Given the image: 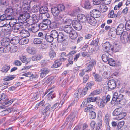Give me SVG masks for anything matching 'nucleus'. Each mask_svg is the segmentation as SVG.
<instances>
[{"label":"nucleus","instance_id":"nucleus-15","mask_svg":"<svg viewBox=\"0 0 130 130\" xmlns=\"http://www.w3.org/2000/svg\"><path fill=\"white\" fill-rule=\"evenodd\" d=\"M10 39L7 37H5L2 39L1 42V45L4 46L10 45Z\"/></svg>","mask_w":130,"mask_h":130},{"label":"nucleus","instance_id":"nucleus-13","mask_svg":"<svg viewBox=\"0 0 130 130\" xmlns=\"http://www.w3.org/2000/svg\"><path fill=\"white\" fill-rule=\"evenodd\" d=\"M53 90L52 88L49 89L47 90L46 92H45V94H47L48 93L47 95L48 96V100H51L53 97H55L53 94H52Z\"/></svg>","mask_w":130,"mask_h":130},{"label":"nucleus","instance_id":"nucleus-12","mask_svg":"<svg viewBox=\"0 0 130 130\" xmlns=\"http://www.w3.org/2000/svg\"><path fill=\"white\" fill-rule=\"evenodd\" d=\"M50 71V70L47 68H45L42 69L40 71V76L42 78L44 77Z\"/></svg>","mask_w":130,"mask_h":130},{"label":"nucleus","instance_id":"nucleus-25","mask_svg":"<svg viewBox=\"0 0 130 130\" xmlns=\"http://www.w3.org/2000/svg\"><path fill=\"white\" fill-rule=\"evenodd\" d=\"M48 11V9L46 6H43L41 7L40 9L39 12L42 14L45 13H46Z\"/></svg>","mask_w":130,"mask_h":130},{"label":"nucleus","instance_id":"nucleus-11","mask_svg":"<svg viewBox=\"0 0 130 130\" xmlns=\"http://www.w3.org/2000/svg\"><path fill=\"white\" fill-rule=\"evenodd\" d=\"M90 15L94 17L98 18L101 15L100 11L96 9H94L91 11L90 12Z\"/></svg>","mask_w":130,"mask_h":130},{"label":"nucleus","instance_id":"nucleus-22","mask_svg":"<svg viewBox=\"0 0 130 130\" xmlns=\"http://www.w3.org/2000/svg\"><path fill=\"white\" fill-rule=\"evenodd\" d=\"M116 29L114 27L111 28L108 33V34L109 36L113 38L116 37Z\"/></svg>","mask_w":130,"mask_h":130},{"label":"nucleus","instance_id":"nucleus-62","mask_svg":"<svg viewBox=\"0 0 130 130\" xmlns=\"http://www.w3.org/2000/svg\"><path fill=\"white\" fill-rule=\"evenodd\" d=\"M15 100L14 99H12L7 102L6 101L3 104V105H10Z\"/></svg>","mask_w":130,"mask_h":130},{"label":"nucleus","instance_id":"nucleus-48","mask_svg":"<svg viewBox=\"0 0 130 130\" xmlns=\"http://www.w3.org/2000/svg\"><path fill=\"white\" fill-rule=\"evenodd\" d=\"M82 91V89H79L78 90H77L75 92L74 94V96L75 97V99L77 100V99H78V96L79 94H80L81 91Z\"/></svg>","mask_w":130,"mask_h":130},{"label":"nucleus","instance_id":"nucleus-29","mask_svg":"<svg viewBox=\"0 0 130 130\" xmlns=\"http://www.w3.org/2000/svg\"><path fill=\"white\" fill-rule=\"evenodd\" d=\"M51 106L49 104H46L45 106V109L43 110V112L44 113H48L49 114L50 112L52 111L51 108L50 109V108Z\"/></svg>","mask_w":130,"mask_h":130},{"label":"nucleus","instance_id":"nucleus-54","mask_svg":"<svg viewBox=\"0 0 130 130\" xmlns=\"http://www.w3.org/2000/svg\"><path fill=\"white\" fill-rule=\"evenodd\" d=\"M103 76L105 78H108L110 76L109 71H108L104 72L103 73Z\"/></svg>","mask_w":130,"mask_h":130},{"label":"nucleus","instance_id":"nucleus-6","mask_svg":"<svg viewBox=\"0 0 130 130\" xmlns=\"http://www.w3.org/2000/svg\"><path fill=\"white\" fill-rule=\"evenodd\" d=\"M57 40L58 42H65L66 41L67 36L62 32H60L58 33Z\"/></svg>","mask_w":130,"mask_h":130},{"label":"nucleus","instance_id":"nucleus-23","mask_svg":"<svg viewBox=\"0 0 130 130\" xmlns=\"http://www.w3.org/2000/svg\"><path fill=\"white\" fill-rule=\"evenodd\" d=\"M76 116L75 114L73 113H71L70 115L66 119L67 122L70 121V122H73Z\"/></svg>","mask_w":130,"mask_h":130},{"label":"nucleus","instance_id":"nucleus-18","mask_svg":"<svg viewBox=\"0 0 130 130\" xmlns=\"http://www.w3.org/2000/svg\"><path fill=\"white\" fill-rule=\"evenodd\" d=\"M39 29V24H36L33 25L31 28H29V30L35 33L37 32L38 31Z\"/></svg>","mask_w":130,"mask_h":130},{"label":"nucleus","instance_id":"nucleus-33","mask_svg":"<svg viewBox=\"0 0 130 130\" xmlns=\"http://www.w3.org/2000/svg\"><path fill=\"white\" fill-rule=\"evenodd\" d=\"M5 13L7 15H12L13 14V9L11 8H7L5 11Z\"/></svg>","mask_w":130,"mask_h":130},{"label":"nucleus","instance_id":"nucleus-27","mask_svg":"<svg viewBox=\"0 0 130 130\" xmlns=\"http://www.w3.org/2000/svg\"><path fill=\"white\" fill-rule=\"evenodd\" d=\"M7 100V96L4 94H2L0 96V102L4 104Z\"/></svg>","mask_w":130,"mask_h":130},{"label":"nucleus","instance_id":"nucleus-7","mask_svg":"<svg viewBox=\"0 0 130 130\" xmlns=\"http://www.w3.org/2000/svg\"><path fill=\"white\" fill-rule=\"evenodd\" d=\"M86 19L87 22L91 25L95 26L96 24V21L94 17L91 15L87 16Z\"/></svg>","mask_w":130,"mask_h":130},{"label":"nucleus","instance_id":"nucleus-47","mask_svg":"<svg viewBox=\"0 0 130 130\" xmlns=\"http://www.w3.org/2000/svg\"><path fill=\"white\" fill-rule=\"evenodd\" d=\"M96 115L95 112L92 111L90 112L89 115V117L90 119H94L96 117Z\"/></svg>","mask_w":130,"mask_h":130},{"label":"nucleus","instance_id":"nucleus-21","mask_svg":"<svg viewBox=\"0 0 130 130\" xmlns=\"http://www.w3.org/2000/svg\"><path fill=\"white\" fill-rule=\"evenodd\" d=\"M7 24H4L3 25L4 27H5V28H3L2 29V32L4 33L5 35H9L10 34V30L8 29L6 25Z\"/></svg>","mask_w":130,"mask_h":130},{"label":"nucleus","instance_id":"nucleus-51","mask_svg":"<svg viewBox=\"0 0 130 130\" xmlns=\"http://www.w3.org/2000/svg\"><path fill=\"white\" fill-rule=\"evenodd\" d=\"M97 98L95 97H89L86 99L87 103H90L91 102H94L96 101Z\"/></svg>","mask_w":130,"mask_h":130},{"label":"nucleus","instance_id":"nucleus-5","mask_svg":"<svg viewBox=\"0 0 130 130\" xmlns=\"http://www.w3.org/2000/svg\"><path fill=\"white\" fill-rule=\"evenodd\" d=\"M16 20L13 19L9 22V26L12 27V29L15 32L19 33L20 28V24L19 23H16Z\"/></svg>","mask_w":130,"mask_h":130},{"label":"nucleus","instance_id":"nucleus-26","mask_svg":"<svg viewBox=\"0 0 130 130\" xmlns=\"http://www.w3.org/2000/svg\"><path fill=\"white\" fill-rule=\"evenodd\" d=\"M69 35L70 37L72 39H75L78 36L77 32L74 30L71 31Z\"/></svg>","mask_w":130,"mask_h":130},{"label":"nucleus","instance_id":"nucleus-24","mask_svg":"<svg viewBox=\"0 0 130 130\" xmlns=\"http://www.w3.org/2000/svg\"><path fill=\"white\" fill-rule=\"evenodd\" d=\"M123 108H118L115 109L113 113V116H117L123 112Z\"/></svg>","mask_w":130,"mask_h":130},{"label":"nucleus","instance_id":"nucleus-55","mask_svg":"<svg viewBox=\"0 0 130 130\" xmlns=\"http://www.w3.org/2000/svg\"><path fill=\"white\" fill-rule=\"evenodd\" d=\"M80 11V9L78 8H76L73 11L72 13H71V15L72 16H76Z\"/></svg>","mask_w":130,"mask_h":130},{"label":"nucleus","instance_id":"nucleus-56","mask_svg":"<svg viewBox=\"0 0 130 130\" xmlns=\"http://www.w3.org/2000/svg\"><path fill=\"white\" fill-rule=\"evenodd\" d=\"M50 15L48 13H45L42 14L41 17V18L42 19H47V18H49Z\"/></svg>","mask_w":130,"mask_h":130},{"label":"nucleus","instance_id":"nucleus-37","mask_svg":"<svg viewBox=\"0 0 130 130\" xmlns=\"http://www.w3.org/2000/svg\"><path fill=\"white\" fill-rule=\"evenodd\" d=\"M92 7L90 2L89 1H86L84 4V7L87 9H90Z\"/></svg>","mask_w":130,"mask_h":130},{"label":"nucleus","instance_id":"nucleus-63","mask_svg":"<svg viewBox=\"0 0 130 130\" xmlns=\"http://www.w3.org/2000/svg\"><path fill=\"white\" fill-rule=\"evenodd\" d=\"M22 75L25 76L27 77H32L33 76V75L32 73L28 72L23 74Z\"/></svg>","mask_w":130,"mask_h":130},{"label":"nucleus","instance_id":"nucleus-32","mask_svg":"<svg viewBox=\"0 0 130 130\" xmlns=\"http://www.w3.org/2000/svg\"><path fill=\"white\" fill-rule=\"evenodd\" d=\"M31 18L34 23L38 22L39 19L38 16L37 14H33Z\"/></svg>","mask_w":130,"mask_h":130},{"label":"nucleus","instance_id":"nucleus-64","mask_svg":"<svg viewBox=\"0 0 130 130\" xmlns=\"http://www.w3.org/2000/svg\"><path fill=\"white\" fill-rule=\"evenodd\" d=\"M98 40L96 39L93 40L91 43V45H93L94 46H97L98 44Z\"/></svg>","mask_w":130,"mask_h":130},{"label":"nucleus","instance_id":"nucleus-19","mask_svg":"<svg viewBox=\"0 0 130 130\" xmlns=\"http://www.w3.org/2000/svg\"><path fill=\"white\" fill-rule=\"evenodd\" d=\"M73 30L72 27L69 25H67L64 27L63 30L66 33L69 35L71 31Z\"/></svg>","mask_w":130,"mask_h":130},{"label":"nucleus","instance_id":"nucleus-60","mask_svg":"<svg viewBox=\"0 0 130 130\" xmlns=\"http://www.w3.org/2000/svg\"><path fill=\"white\" fill-rule=\"evenodd\" d=\"M74 28L77 30H80L82 28L81 24L79 22L78 24L74 27Z\"/></svg>","mask_w":130,"mask_h":130},{"label":"nucleus","instance_id":"nucleus-40","mask_svg":"<svg viewBox=\"0 0 130 130\" xmlns=\"http://www.w3.org/2000/svg\"><path fill=\"white\" fill-rule=\"evenodd\" d=\"M40 10V7L38 5H34L32 8V11L34 12H37Z\"/></svg>","mask_w":130,"mask_h":130},{"label":"nucleus","instance_id":"nucleus-8","mask_svg":"<svg viewBox=\"0 0 130 130\" xmlns=\"http://www.w3.org/2000/svg\"><path fill=\"white\" fill-rule=\"evenodd\" d=\"M102 47L106 52H110L111 53H113V48H111V44L109 42H107L104 43Z\"/></svg>","mask_w":130,"mask_h":130},{"label":"nucleus","instance_id":"nucleus-58","mask_svg":"<svg viewBox=\"0 0 130 130\" xmlns=\"http://www.w3.org/2000/svg\"><path fill=\"white\" fill-rule=\"evenodd\" d=\"M92 68L93 67L89 64L87 67L84 69L85 72H88L92 70Z\"/></svg>","mask_w":130,"mask_h":130},{"label":"nucleus","instance_id":"nucleus-17","mask_svg":"<svg viewBox=\"0 0 130 130\" xmlns=\"http://www.w3.org/2000/svg\"><path fill=\"white\" fill-rule=\"evenodd\" d=\"M123 95L120 94L117 96V99L120 100V101L117 103V104H120L122 105H124L126 103V100L125 99H123Z\"/></svg>","mask_w":130,"mask_h":130},{"label":"nucleus","instance_id":"nucleus-4","mask_svg":"<svg viewBox=\"0 0 130 130\" xmlns=\"http://www.w3.org/2000/svg\"><path fill=\"white\" fill-rule=\"evenodd\" d=\"M65 9V7L63 5L59 4L56 7H54L51 8V12L53 15L55 17V18L56 20V18L58 17L61 12L64 11Z\"/></svg>","mask_w":130,"mask_h":130},{"label":"nucleus","instance_id":"nucleus-49","mask_svg":"<svg viewBox=\"0 0 130 130\" xmlns=\"http://www.w3.org/2000/svg\"><path fill=\"white\" fill-rule=\"evenodd\" d=\"M39 27L41 29L45 30L48 28V26L46 25L45 24L43 23H41L39 25Z\"/></svg>","mask_w":130,"mask_h":130},{"label":"nucleus","instance_id":"nucleus-46","mask_svg":"<svg viewBox=\"0 0 130 130\" xmlns=\"http://www.w3.org/2000/svg\"><path fill=\"white\" fill-rule=\"evenodd\" d=\"M4 46V47H3L4 49L3 51L5 52H8L10 51L11 47L10 44Z\"/></svg>","mask_w":130,"mask_h":130},{"label":"nucleus","instance_id":"nucleus-1","mask_svg":"<svg viewBox=\"0 0 130 130\" xmlns=\"http://www.w3.org/2000/svg\"><path fill=\"white\" fill-rule=\"evenodd\" d=\"M31 2V0H23L21 2L20 6L23 8L24 12L19 14L18 18V21L19 22L24 21L30 17L29 10H30V4Z\"/></svg>","mask_w":130,"mask_h":130},{"label":"nucleus","instance_id":"nucleus-50","mask_svg":"<svg viewBox=\"0 0 130 130\" xmlns=\"http://www.w3.org/2000/svg\"><path fill=\"white\" fill-rule=\"evenodd\" d=\"M26 21V20L22 22H20L18 21L19 23H22L21 25L20 24V28L19 32L21 31V30H24V28H25V25L26 24V23L25 22H24L25 21Z\"/></svg>","mask_w":130,"mask_h":130},{"label":"nucleus","instance_id":"nucleus-35","mask_svg":"<svg viewBox=\"0 0 130 130\" xmlns=\"http://www.w3.org/2000/svg\"><path fill=\"white\" fill-rule=\"evenodd\" d=\"M42 38H36L33 40V43L36 44H41L42 42Z\"/></svg>","mask_w":130,"mask_h":130},{"label":"nucleus","instance_id":"nucleus-44","mask_svg":"<svg viewBox=\"0 0 130 130\" xmlns=\"http://www.w3.org/2000/svg\"><path fill=\"white\" fill-rule=\"evenodd\" d=\"M121 48V46L120 45H117V44H115L113 46V52H116L118 51Z\"/></svg>","mask_w":130,"mask_h":130},{"label":"nucleus","instance_id":"nucleus-41","mask_svg":"<svg viewBox=\"0 0 130 130\" xmlns=\"http://www.w3.org/2000/svg\"><path fill=\"white\" fill-rule=\"evenodd\" d=\"M88 89L87 87H86L80 93V96L81 97L84 96L87 93V90Z\"/></svg>","mask_w":130,"mask_h":130},{"label":"nucleus","instance_id":"nucleus-61","mask_svg":"<svg viewBox=\"0 0 130 130\" xmlns=\"http://www.w3.org/2000/svg\"><path fill=\"white\" fill-rule=\"evenodd\" d=\"M17 47L16 46L13 45L11 46L10 51L11 52H15L17 51Z\"/></svg>","mask_w":130,"mask_h":130},{"label":"nucleus","instance_id":"nucleus-59","mask_svg":"<svg viewBox=\"0 0 130 130\" xmlns=\"http://www.w3.org/2000/svg\"><path fill=\"white\" fill-rule=\"evenodd\" d=\"M43 21L42 22L45 24L46 25L48 26V25L50 24L51 22L48 19H42Z\"/></svg>","mask_w":130,"mask_h":130},{"label":"nucleus","instance_id":"nucleus-38","mask_svg":"<svg viewBox=\"0 0 130 130\" xmlns=\"http://www.w3.org/2000/svg\"><path fill=\"white\" fill-rule=\"evenodd\" d=\"M110 117V115L108 113L106 114L105 115V122L107 125H109Z\"/></svg>","mask_w":130,"mask_h":130},{"label":"nucleus","instance_id":"nucleus-45","mask_svg":"<svg viewBox=\"0 0 130 130\" xmlns=\"http://www.w3.org/2000/svg\"><path fill=\"white\" fill-rule=\"evenodd\" d=\"M20 59L23 63H28L30 61V59H27L26 57H20Z\"/></svg>","mask_w":130,"mask_h":130},{"label":"nucleus","instance_id":"nucleus-43","mask_svg":"<svg viewBox=\"0 0 130 130\" xmlns=\"http://www.w3.org/2000/svg\"><path fill=\"white\" fill-rule=\"evenodd\" d=\"M0 4L1 5L5 6L8 5L9 3L8 0H0Z\"/></svg>","mask_w":130,"mask_h":130},{"label":"nucleus","instance_id":"nucleus-3","mask_svg":"<svg viewBox=\"0 0 130 130\" xmlns=\"http://www.w3.org/2000/svg\"><path fill=\"white\" fill-rule=\"evenodd\" d=\"M72 21L70 19H67L64 21L63 15H60L56 18V21H54L52 22V25L53 27L57 28L63 23L70 25L71 23H72Z\"/></svg>","mask_w":130,"mask_h":130},{"label":"nucleus","instance_id":"nucleus-30","mask_svg":"<svg viewBox=\"0 0 130 130\" xmlns=\"http://www.w3.org/2000/svg\"><path fill=\"white\" fill-rule=\"evenodd\" d=\"M28 52L31 55H34L36 53V50L34 47H28L27 49Z\"/></svg>","mask_w":130,"mask_h":130},{"label":"nucleus","instance_id":"nucleus-14","mask_svg":"<svg viewBox=\"0 0 130 130\" xmlns=\"http://www.w3.org/2000/svg\"><path fill=\"white\" fill-rule=\"evenodd\" d=\"M20 35L23 38H26L29 37L30 34L29 31L25 30H21V31L19 32Z\"/></svg>","mask_w":130,"mask_h":130},{"label":"nucleus","instance_id":"nucleus-16","mask_svg":"<svg viewBox=\"0 0 130 130\" xmlns=\"http://www.w3.org/2000/svg\"><path fill=\"white\" fill-rule=\"evenodd\" d=\"M63 59V58H62L59 60H56L55 61L54 64L52 66V67L53 68H55L60 66L62 63V60Z\"/></svg>","mask_w":130,"mask_h":130},{"label":"nucleus","instance_id":"nucleus-36","mask_svg":"<svg viewBox=\"0 0 130 130\" xmlns=\"http://www.w3.org/2000/svg\"><path fill=\"white\" fill-rule=\"evenodd\" d=\"M45 37L46 40L49 42H51L54 39L51 34L50 35L46 34L45 35Z\"/></svg>","mask_w":130,"mask_h":130},{"label":"nucleus","instance_id":"nucleus-10","mask_svg":"<svg viewBox=\"0 0 130 130\" xmlns=\"http://www.w3.org/2000/svg\"><path fill=\"white\" fill-rule=\"evenodd\" d=\"M96 103L100 108H103L107 103L106 102V98L105 97L102 98L101 99H100L99 102L97 101Z\"/></svg>","mask_w":130,"mask_h":130},{"label":"nucleus","instance_id":"nucleus-2","mask_svg":"<svg viewBox=\"0 0 130 130\" xmlns=\"http://www.w3.org/2000/svg\"><path fill=\"white\" fill-rule=\"evenodd\" d=\"M124 26L123 24H120L117 27L116 32L118 35H121L120 40L124 44L127 43L130 40V33L128 32H123Z\"/></svg>","mask_w":130,"mask_h":130},{"label":"nucleus","instance_id":"nucleus-53","mask_svg":"<svg viewBox=\"0 0 130 130\" xmlns=\"http://www.w3.org/2000/svg\"><path fill=\"white\" fill-rule=\"evenodd\" d=\"M14 78V75L9 76L6 77L4 79V80L5 81L10 80L13 79Z\"/></svg>","mask_w":130,"mask_h":130},{"label":"nucleus","instance_id":"nucleus-9","mask_svg":"<svg viewBox=\"0 0 130 130\" xmlns=\"http://www.w3.org/2000/svg\"><path fill=\"white\" fill-rule=\"evenodd\" d=\"M108 91L110 90V89L111 90L114 89L116 87V82L113 79L109 80L108 83Z\"/></svg>","mask_w":130,"mask_h":130},{"label":"nucleus","instance_id":"nucleus-28","mask_svg":"<svg viewBox=\"0 0 130 130\" xmlns=\"http://www.w3.org/2000/svg\"><path fill=\"white\" fill-rule=\"evenodd\" d=\"M98 7L102 12H105L107 10L108 8L105 5H101L99 6Z\"/></svg>","mask_w":130,"mask_h":130},{"label":"nucleus","instance_id":"nucleus-39","mask_svg":"<svg viewBox=\"0 0 130 130\" xmlns=\"http://www.w3.org/2000/svg\"><path fill=\"white\" fill-rule=\"evenodd\" d=\"M10 68V65H5L2 68L1 71L3 72H6Z\"/></svg>","mask_w":130,"mask_h":130},{"label":"nucleus","instance_id":"nucleus-42","mask_svg":"<svg viewBox=\"0 0 130 130\" xmlns=\"http://www.w3.org/2000/svg\"><path fill=\"white\" fill-rule=\"evenodd\" d=\"M126 115V113L125 112H122L121 114L119 115L118 116H117L116 118V119L118 120H119L122 119Z\"/></svg>","mask_w":130,"mask_h":130},{"label":"nucleus","instance_id":"nucleus-34","mask_svg":"<svg viewBox=\"0 0 130 130\" xmlns=\"http://www.w3.org/2000/svg\"><path fill=\"white\" fill-rule=\"evenodd\" d=\"M58 34V32L55 30H53L51 32V35L53 39L57 38Z\"/></svg>","mask_w":130,"mask_h":130},{"label":"nucleus","instance_id":"nucleus-52","mask_svg":"<svg viewBox=\"0 0 130 130\" xmlns=\"http://www.w3.org/2000/svg\"><path fill=\"white\" fill-rule=\"evenodd\" d=\"M108 63L110 65L113 66L115 65V62L114 60L111 58H109L108 61Z\"/></svg>","mask_w":130,"mask_h":130},{"label":"nucleus","instance_id":"nucleus-20","mask_svg":"<svg viewBox=\"0 0 130 130\" xmlns=\"http://www.w3.org/2000/svg\"><path fill=\"white\" fill-rule=\"evenodd\" d=\"M20 38L18 36H15L10 40V43L13 44H17L19 43Z\"/></svg>","mask_w":130,"mask_h":130},{"label":"nucleus","instance_id":"nucleus-31","mask_svg":"<svg viewBox=\"0 0 130 130\" xmlns=\"http://www.w3.org/2000/svg\"><path fill=\"white\" fill-rule=\"evenodd\" d=\"M28 39L26 38H23L20 40L19 44L23 45L27 44L28 42Z\"/></svg>","mask_w":130,"mask_h":130},{"label":"nucleus","instance_id":"nucleus-57","mask_svg":"<svg viewBox=\"0 0 130 130\" xmlns=\"http://www.w3.org/2000/svg\"><path fill=\"white\" fill-rule=\"evenodd\" d=\"M102 125V122L101 120H98V122L97 125V128L98 129H100L101 128Z\"/></svg>","mask_w":130,"mask_h":130}]
</instances>
